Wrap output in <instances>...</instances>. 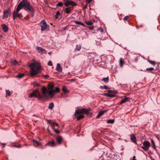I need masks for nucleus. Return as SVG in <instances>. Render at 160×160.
Instances as JSON below:
<instances>
[{"mask_svg": "<svg viewBox=\"0 0 160 160\" xmlns=\"http://www.w3.org/2000/svg\"><path fill=\"white\" fill-rule=\"evenodd\" d=\"M41 90L42 91V97L40 98L43 99V100L47 99L49 96L52 97L56 93H58L60 91V89L58 87L56 88L55 90H49L48 91L47 88L44 86L42 88Z\"/></svg>", "mask_w": 160, "mask_h": 160, "instance_id": "nucleus-1", "label": "nucleus"}, {"mask_svg": "<svg viewBox=\"0 0 160 160\" xmlns=\"http://www.w3.org/2000/svg\"><path fill=\"white\" fill-rule=\"evenodd\" d=\"M29 66L31 69L30 74L32 77L34 76L39 72L40 68L36 62L34 61L29 64Z\"/></svg>", "mask_w": 160, "mask_h": 160, "instance_id": "nucleus-2", "label": "nucleus"}, {"mask_svg": "<svg viewBox=\"0 0 160 160\" xmlns=\"http://www.w3.org/2000/svg\"><path fill=\"white\" fill-rule=\"evenodd\" d=\"M20 7L21 9L23 7L24 10L26 11H29L32 13L34 12L33 8L28 1L23 3L21 6H19Z\"/></svg>", "mask_w": 160, "mask_h": 160, "instance_id": "nucleus-3", "label": "nucleus"}, {"mask_svg": "<svg viewBox=\"0 0 160 160\" xmlns=\"http://www.w3.org/2000/svg\"><path fill=\"white\" fill-rule=\"evenodd\" d=\"M21 9L20 7L19 8V6H18L16 10H14L13 13V19H15L17 17L21 18L23 17L22 13H18V12Z\"/></svg>", "mask_w": 160, "mask_h": 160, "instance_id": "nucleus-4", "label": "nucleus"}, {"mask_svg": "<svg viewBox=\"0 0 160 160\" xmlns=\"http://www.w3.org/2000/svg\"><path fill=\"white\" fill-rule=\"evenodd\" d=\"M108 93H104L103 95L104 96L112 98L115 96V94L117 93V92L115 90H109L108 91Z\"/></svg>", "mask_w": 160, "mask_h": 160, "instance_id": "nucleus-5", "label": "nucleus"}, {"mask_svg": "<svg viewBox=\"0 0 160 160\" xmlns=\"http://www.w3.org/2000/svg\"><path fill=\"white\" fill-rule=\"evenodd\" d=\"M11 11L10 8H8L6 10L3 11V14L2 16V18H7L9 16L11 15Z\"/></svg>", "mask_w": 160, "mask_h": 160, "instance_id": "nucleus-6", "label": "nucleus"}, {"mask_svg": "<svg viewBox=\"0 0 160 160\" xmlns=\"http://www.w3.org/2000/svg\"><path fill=\"white\" fill-rule=\"evenodd\" d=\"M150 143L148 141H145L143 143V146L141 147V148H142L144 151H147L149 147L150 146Z\"/></svg>", "mask_w": 160, "mask_h": 160, "instance_id": "nucleus-7", "label": "nucleus"}, {"mask_svg": "<svg viewBox=\"0 0 160 160\" xmlns=\"http://www.w3.org/2000/svg\"><path fill=\"white\" fill-rule=\"evenodd\" d=\"M65 2L64 4L66 7H68L69 5H71L72 6H76V4L75 2L70 0H64Z\"/></svg>", "mask_w": 160, "mask_h": 160, "instance_id": "nucleus-8", "label": "nucleus"}, {"mask_svg": "<svg viewBox=\"0 0 160 160\" xmlns=\"http://www.w3.org/2000/svg\"><path fill=\"white\" fill-rule=\"evenodd\" d=\"M40 25L41 27V31H43L46 29L47 28V25L45 20L44 19H42L41 22L40 23Z\"/></svg>", "mask_w": 160, "mask_h": 160, "instance_id": "nucleus-9", "label": "nucleus"}, {"mask_svg": "<svg viewBox=\"0 0 160 160\" xmlns=\"http://www.w3.org/2000/svg\"><path fill=\"white\" fill-rule=\"evenodd\" d=\"M29 97L30 98H37L39 100H43V99L40 98L42 97V94L41 95H37V93H36L35 92H32L29 95Z\"/></svg>", "mask_w": 160, "mask_h": 160, "instance_id": "nucleus-10", "label": "nucleus"}, {"mask_svg": "<svg viewBox=\"0 0 160 160\" xmlns=\"http://www.w3.org/2000/svg\"><path fill=\"white\" fill-rule=\"evenodd\" d=\"M36 48L38 52L40 54H43L46 53V51L45 49H43L42 48L38 46H37Z\"/></svg>", "mask_w": 160, "mask_h": 160, "instance_id": "nucleus-11", "label": "nucleus"}, {"mask_svg": "<svg viewBox=\"0 0 160 160\" xmlns=\"http://www.w3.org/2000/svg\"><path fill=\"white\" fill-rule=\"evenodd\" d=\"M87 111L85 108L78 109L76 111L75 113L76 114L80 113H87Z\"/></svg>", "mask_w": 160, "mask_h": 160, "instance_id": "nucleus-12", "label": "nucleus"}, {"mask_svg": "<svg viewBox=\"0 0 160 160\" xmlns=\"http://www.w3.org/2000/svg\"><path fill=\"white\" fill-rule=\"evenodd\" d=\"M130 139L135 144H137V142L136 140V137L135 136V135L134 134H131L130 135Z\"/></svg>", "mask_w": 160, "mask_h": 160, "instance_id": "nucleus-13", "label": "nucleus"}, {"mask_svg": "<svg viewBox=\"0 0 160 160\" xmlns=\"http://www.w3.org/2000/svg\"><path fill=\"white\" fill-rule=\"evenodd\" d=\"M130 99V98L129 97H125L123 99H122L121 100L119 104L120 105L122 104L123 103H124L127 101H129Z\"/></svg>", "mask_w": 160, "mask_h": 160, "instance_id": "nucleus-14", "label": "nucleus"}, {"mask_svg": "<svg viewBox=\"0 0 160 160\" xmlns=\"http://www.w3.org/2000/svg\"><path fill=\"white\" fill-rule=\"evenodd\" d=\"M47 145H48L51 146H55L56 144L54 140H52L50 141H49L48 143H46L45 146H46Z\"/></svg>", "mask_w": 160, "mask_h": 160, "instance_id": "nucleus-15", "label": "nucleus"}, {"mask_svg": "<svg viewBox=\"0 0 160 160\" xmlns=\"http://www.w3.org/2000/svg\"><path fill=\"white\" fill-rule=\"evenodd\" d=\"M56 70L59 72H61L62 71V68L60 64L58 63L57 64Z\"/></svg>", "mask_w": 160, "mask_h": 160, "instance_id": "nucleus-16", "label": "nucleus"}, {"mask_svg": "<svg viewBox=\"0 0 160 160\" xmlns=\"http://www.w3.org/2000/svg\"><path fill=\"white\" fill-rule=\"evenodd\" d=\"M107 111V110H103L100 111V112H99L98 115L97 116L96 118H98L99 117L101 116L102 115L104 114V113L106 112Z\"/></svg>", "mask_w": 160, "mask_h": 160, "instance_id": "nucleus-17", "label": "nucleus"}, {"mask_svg": "<svg viewBox=\"0 0 160 160\" xmlns=\"http://www.w3.org/2000/svg\"><path fill=\"white\" fill-rule=\"evenodd\" d=\"M56 140L58 143L59 144H60L62 142V139L61 137L59 136L56 138Z\"/></svg>", "mask_w": 160, "mask_h": 160, "instance_id": "nucleus-18", "label": "nucleus"}, {"mask_svg": "<svg viewBox=\"0 0 160 160\" xmlns=\"http://www.w3.org/2000/svg\"><path fill=\"white\" fill-rule=\"evenodd\" d=\"M1 27L3 28V31L5 32H7L8 30V28L7 26L5 24H2L1 25Z\"/></svg>", "mask_w": 160, "mask_h": 160, "instance_id": "nucleus-19", "label": "nucleus"}, {"mask_svg": "<svg viewBox=\"0 0 160 160\" xmlns=\"http://www.w3.org/2000/svg\"><path fill=\"white\" fill-rule=\"evenodd\" d=\"M119 65H120V67H122L123 65L124 64H125L124 62V61L123 60V59L122 58H120L119 62Z\"/></svg>", "mask_w": 160, "mask_h": 160, "instance_id": "nucleus-20", "label": "nucleus"}, {"mask_svg": "<svg viewBox=\"0 0 160 160\" xmlns=\"http://www.w3.org/2000/svg\"><path fill=\"white\" fill-rule=\"evenodd\" d=\"M54 88V85L52 84H50L48 85V88L49 90H52Z\"/></svg>", "mask_w": 160, "mask_h": 160, "instance_id": "nucleus-21", "label": "nucleus"}, {"mask_svg": "<svg viewBox=\"0 0 160 160\" xmlns=\"http://www.w3.org/2000/svg\"><path fill=\"white\" fill-rule=\"evenodd\" d=\"M151 142L152 147L154 148V149L156 151V148L155 145L154 143V141L153 140V139H151Z\"/></svg>", "mask_w": 160, "mask_h": 160, "instance_id": "nucleus-22", "label": "nucleus"}, {"mask_svg": "<svg viewBox=\"0 0 160 160\" xmlns=\"http://www.w3.org/2000/svg\"><path fill=\"white\" fill-rule=\"evenodd\" d=\"M102 80L105 83H108L109 82V78L108 77L106 78H103L102 79Z\"/></svg>", "mask_w": 160, "mask_h": 160, "instance_id": "nucleus-23", "label": "nucleus"}, {"mask_svg": "<svg viewBox=\"0 0 160 160\" xmlns=\"http://www.w3.org/2000/svg\"><path fill=\"white\" fill-rule=\"evenodd\" d=\"M62 91L64 93H66L69 92V91L66 89V87L65 86L63 87Z\"/></svg>", "mask_w": 160, "mask_h": 160, "instance_id": "nucleus-24", "label": "nucleus"}, {"mask_svg": "<svg viewBox=\"0 0 160 160\" xmlns=\"http://www.w3.org/2000/svg\"><path fill=\"white\" fill-rule=\"evenodd\" d=\"M154 70V68H147L146 69V71H151V72L152 73H154V72H152V71H153Z\"/></svg>", "mask_w": 160, "mask_h": 160, "instance_id": "nucleus-25", "label": "nucleus"}, {"mask_svg": "<svg viewBox=\"0 0 160 160\" xmlns=\"http://www.w3.org/2000/svg\"><path fill=\"white\" fill-rule=\"evenodd\" d=\"M114 122V119H109L107 121L108 123L113 124Z\"/></svg>", "mask_w": 160, "mask_h": 160, "instance_id": "nucleus-26", "label": "nucleus"}, {"mask_svg": "<svg viewBox=\"0 0 160 160\" xmlns=\"http://www.w3.org/2000/svg\"><path fill=\"white\" fill-rule=\"evenodd\" d=\"M32 85H33L34 87L40 86V84L36 82H34L32 83Z\"/></svg>", "mask_w": 160, "mask_h": 160, "instance_id": "nucleus-27", "label": "nucleus"}, {"mask_svg": "<svg viewBox=\"0 0 160 160\" xmlns=\"http://www.w3.org/2000/svg\"><path fill=\"white\" fill-rule=\"evenodd\" d=\"M54 107V103H51L49 104L48 108L52 110Z\"/></svg>", "mask_w": 160, "mask_h": 160, "instance_id": "nucleus-28", "label": "nucleus"}, {"mask_svg": "<svg viewBox=\"0 0 160 160\" xmlns=\"http://www.w3.org/2000/svg\"><path fill=\"white\" fill-rule=\"evenodd\" d=\"M60 13L59 11H58L56 12V14L55 15V18L56 19L58 18L59 16L60 15Z\"/></svg>", "mask_w": 160, "mask_h": 160, "instance_id": "nucleus-29", "label": "nucleus"}, {"mask_svg": "<svg viewBox=\"0 0 160 160\" xmlns=\"http://www.w3.org/2000/svg\"><path fill=\"white\" fill-rule=\"evenodd\" d=\"M66 12L67 13H69L71 12V10L69 8H67L65 9Z\"/></svg>", "mask_w": 160, "mask_h": 160, "instance_id": "nucleus-30", "label": "nucleus"}, {"mask_svg": "<svg viewBox=\"0 0 160 160\" xmlns=\"http://www.w3.org/2000/svg\"><path fill=\"white\" fill-rule=\"evenodd\" d=\"M63 5V4L62 2H59L57 5L56 6L57 7H62Z\"/></svg>", "mask_w": 160, "mask_h": 160, "instance_id": "nucleus-31", "label": "nucleus"}, {"mask_svg": "<svg viewBox=\"0 0 160 160\" xmlns=\"http://www.w3.org/2000/svg\"><path fill=\"white\" fill-rule=\"evenodd\" d=\"M100 88L102 89H107L108 88V87L106 85H104L103 86H101L100 87Z\"/></svg>", "mask_w": 160, "mask_h": 160, "instance_id": "nucleus-32", "label": "nucleus"}, {"mask_svg": "<svg viewBox=\"0 0 160 160\" xmlns=\"http://www.w3.org/2000/svg\"><path fill=\"white\" fill-rule=\"evenodd\" d=\"M81 47L80 45H77L76 48V50H77V51H79L80 50L81 48Z\"/></svg>", "mask_w": 160, "mask_h": 160, "instance_id": "nucleus-33", "label": "nucleus"}, {"mask_svg": "<svg viewBox=\"0 0 160 160\" xmlns=\"http://www.w3.org/2000/svg\"><path fill=\"white\" fill-rule=\"evenodd\" d=\"M88 25H92V22L91 21H86L85 22Z\"/></svg>", "mask_w": 160, "mask_h": 160, "instance_id": "nucleus-34", "label": "nucleus"}, {"mask_svg": "<svg viewBox=\"0 0 160 160\" xmlns=\"http://www.w3.org/2000/svg\"><path fill=\"white\" fill-rule=\"evenodd\" d=\"M27 2H28L27 1V0H22V1L20 2L19 3L18 6H19L20 5L21 6V5L23 3Z\"/></svg>", "mask_w": 160, "mask_h": 160, "instance_id": "nucleus-35", "label": "nucleus"}, {"mask_svg": "<svg viewBox=\"0 0 160 160\" xmlns=\"http://www.w3.org/2000/svg\"><path fill=\"white\" fill-rule=\"evenodd\" d=\"M148 62H149L151 64H152L153 66H154L156 62H154L148 60Z\"/></svg>", "mask_w": 160, "mask_h": 160, "instance_id": "nucleus-36", "label": "nucleus"}, {"mask_svg": "<svg viewBox=\"0 0 160 160\" xmlns=\"http://www.w3.org/2000/svg\"><path fill=\"white\" fill-rule=\"evenodd\" d=\"M24 74L22 73V74H19L18 75L16 76V77L18 78H21L22 77L24 76Z\"/></svg>", "mask_w": 160, "mask_h": 160, "instance_id": "nucleus-37", "label": "nucleus"}, {"mask_svg": "<svg viewBox=\"0 0 160 160\" xmlns=\"http://www.w3.org/2000/svg\"><path fill=\"white\" fill-rule=\"evenodd\" d=\"M84 117V116L83 115H80L78 117H77V120H80L81 119H82Z\"/></svg>", "mask_w": 160, "mask_h": 160, "instance_id": "nucleus-38", "label": "nucleus"}, {"mask_svg": "<svg viewBox=\"0 0 160 160\" xmlns=\"http://www.w3.org/2000/svg\"><path fill=\"white\" fill-rule=\"evenodd\" d=\"M6 96H10L11 94V92L9 91V90H7L6 91Z\"/></svg>", "mask_w": 160, "mask_h": 160, "instance_id": "nucleus-39", "label": "nucleus"}, {"mask_svg": "<svg viewBox=\"0 0 160 160\" xmlns=\"http://www.w3.org/2000/svg\"><path fill=\"white\" fill-rule=\"evenodd\" d=\"M32 142L35 143L37 145H41V143L40 142L37 141L35 140H33Z\"/></svg>", "mask_w": 160, "mask_h": 160, "instance_id": "nucleus-40", "label": "nucleus"}, {"mask_svg": "<svg viewBox=\"0 0 160 160\" xmlns=\"http://www.w3.org/2000/svg\"><path fill=\"white\" fill-rule=\"evenodd\" d=\"M75 23L76 24L78 25H81V24H82V22H81L78 21H75Z\"/></svg>", "mask_w": 160, "mask_h": 160, "instance_id": "nucleus-41", "label": "nucleus"}, {"mask_svg": "<svg viewBox=\"0 0 160 160\" xmlns=\"http://www.w3.org/2000/svg\"><path fill=\"white\" fill-rule=\"evenodd\" d=\"M47 121H48V124H51V125H53V126H54V124L52 123L51 121L49 120H47Z\"/></svg>", "mask_w": 160, "mask_h": 160, "instance_id": "nucleus-42", "label": "nucleus"}, {"mask_svg": "<svg viewBox=\"0 0 160 160\" xmlns=\"http://www.w3.org/2000/svg\"><path fill=\"white\" fill-rule=\"evenodd\" d=\"M97 31H100L101 32H102L103 31V29L102 28H99L97 29Z\"/></svg>", "mask_w": 160, "mask_h": 160, "instance_id": "nucleus-43", "label": "nucleus"}, {"mask_svg": "<svg viewBox=\"0 0 160 160\" xmlns=\"http://www.w3.org/2000/svg\"><path fill=\"white\" fill-rule=\"evenodd\" d=\"M48 65L49 66H52V62L51 61H49Z\"/></svg>", "mask_w": 160, "mask_h": 160, "instance_id": "nucleus-44", "label": "nucleus"}, {"mask_svg": "<svg viewBox=\"0 0 160 160\" xmlns=\"http://www.w3.org/2000/svg\"><path fill=\"white\" fill-rule=\"evenodd\" d=\"M53 130H54V132H55L57 134H58L60 133V131L57 130H55V129H53Z\"/></svg>", "mask_w": 160, "mask_h": 160, "instance_id": "nucleus-45", "label": "nucleus"}, {"mask_svg": "<svg viewBox=\"0 0 160 160\" xmlns=\"http://www.w3.org/2000/svg\"><path fill=\"white\" fill-rule=\"evenodd\" d=\"M17 63V61L16 60H14L12 62V63L13 65H15Z\"/></svg>", "mask_w": 160, "mask_h": 160, "instance_id": "nucleus-46", "label": "nucleus"}, {"mask_svg": "<svg viewBox=\"0 0 160 160\" xmlns=\"http://www.w3.org/2000/svg\"><path fill=\"white\" fill-rule=\"evenodd\" d=\"M128 18V16H126L124 18V19L125 20H127Z\"/></svg>", "mask_w": 160, "mask_h": 160, "instance_id": "nucleus-47", "label": "nucleus"}, {"mask_svg": "<svg viewBox=\"0 0 160 160\" xmlns=\"http://www.w3.org/2000/svg\"><path fill=\"white\" fill-rule=\"evenodd\" d=\"M14 147H17V148H19L20 147H21V146L20 145H14Z\"/></svg>", "mask_w": 160, "mask_h": 160, "instance_id": "nucleus-48", "label": "nucleus"}, {"mask_svg": "<svg viewBox=\"0 0 160 160\" xmlns=\"http://www.w3.org/2000/svg\"><path fill=\"white\" fill-rule=\"evenodd\" d=\"M88 28L89 29V30H92L94 29V27L93 26H91V27H89Z\"/></svg>", "mask_w": 160, "mask_h": 160, "instance_id": "nucleus-49", "label": "nucleus"}, {"mask_svg": "<svg viewBox=\"0 0 160 160\" xmlns=\"http://www.w3.org/2000/svg\"><path fill=\"white\" fill-rule=\"evenodd\" d=\"M92 1V0H86L87 2L88 3H90Z\"/></svg>", "mask_w": 160, "mask_h": 160, "instance_id": "nucleus-50", "label": "nucleus"}, {"mask_svg": "<svg viewBox=\"0 0 160 160\" xmlns=\"http://www.w3.org/2000/svg\"><path fill=\"white\" fill-rule=\"evenodd\" d=\"M33 92H35V93H37L38 92V89H36L34 91H33Z\"/></svg>", "mask_w": 160, "mask_h": 160, "instance_id": "nucleus-51", "label": "nucleus"}, {"mask_svg": "<svg viewBox=\"0 0 160 160\" xmlns=\"http://www.w3.org/2000/svg\"><path fill=\"white\" fill-rule=\"evenodd\" d=\"M105 63H106L105 62H102L101 65H104Z\"/></svg>", "mask_w": 160, "mask_h": 160, "instance_id": "nucleus-52", "label": "nucleus"}, {"mask_svg": "<svg viewBox=\"0 0 160 160\" xmlns=\"http://www.w3.org/2000/svg\"><path fill=\"white\" fill-rule=\"evenodd\" d=\"M87 8V5H86L83 7V9H86Z\"/></svg>", "mask_w": 160, "mask_h": 160, "instance_id": "nucleus-53", "label": "nucleus"}, {"mask_svg": "<svg viewBox=\"0 0 160 160\" xmlns=\"http://www.w3.org/2000/svg\"><path fill=\"white\" fill-rule=\"evenodd\" d=\"M86 110L88 111H87V112H89V111H90V108H88V109H86Z\"/></svg>", "mask_w": 160, "mask_h": 160, "instance_id": "nucleus-54", "label": "nucleus"}, {"mask_svg": "<svg viewBox=\"0 0 160 160\" xmlns=\"http://www.w3.org/2000/svg\"><path fill=\"white\" fill-rule=\"evenodd\" d=\"M133 160H137L136 159H135V156H134L133 157Z\"/></svg>", "mask_w": 160, "mask_h": 160, "instance_id": "nucleus-55", "label": "nucleus"}, {"mask_svg": "<svg viewBox=\"0 0 160 160\" xmlns=\"http://www.w3.org/2000/svg\"><path fill=\"white\" fill-rule=\"evenodd\" d=\"M81 25H82L83 27H85V25L84 24H83V23H82V24H81Z\"/></svg>", "mask_w": 160, "mask_h": 160, "instance_id": "nucleus-56", "label": "nucleus"}, {"mask_svg": "<svg viewBox=\"0 0 160 160\" xmlns=\"http://www.w3.org/2000/svg\"><path fill=\"white\" fill-rule=\"evenodd\" d=\"M55 124H56V126H57L58 127V123H55Z\"/></svg>", "mask_w": 160, "mask_h": 160, "instance_id": "nucleus-57", "label": "nucleus"}, {"mask_svg": "<svg viewBox=\"0 0 160 160\" xmlns=\"http://www.w3.org/2000/svg\"><path fill=\"white\" fill-rule=\"evenodd\" d=\"M1 145H6V143H1Z\"/></svg>", "mask_w": 160, "mask_h": 160, "instance_id": "nucleus-58", "label": "nucleus"}, {"mask_svg": "<svg viewBox=\"0 0 160 160\" xmlns=\"http://www.w3.org/2000/svg\"><path fill=\"white\" fill-rule=\"evenodd\" d=\"M51 53H52L51 52H48V54H51Z\"/></svg>", "mask_w": 160, "mask_h": 160, "instance_id": "nucleus-59", "label": "nucleus"}, {"mask_svg": "<svg viewBox=\"0 0 160 160\" xmlns=\"http://www.w3.org/2000/svg\"><path fill=\"white\" fill-rule=\"evenodd\" d=\"M46 77H48L49 76H48V75H46Z\"/></svg>", "mask_w": 160, "mask_h": 160, "instance_id": "nucleus-60", "label": "nucleus"}, {"mask_svg": "<svg viewBox=\"0 0 160 160\" xmlns=\"http://www.w3.org/2000/svg\"><path fill=\"white\" fill-rule=\"evenodd\" d=\"M111 94H113L112 93H110Z\"/></svg>", "mask_w": 160, "mask_h": 160, "instance_id": "nucleus-61", "label": "nucleus"}]
</instances>
